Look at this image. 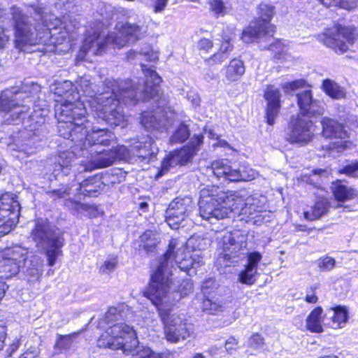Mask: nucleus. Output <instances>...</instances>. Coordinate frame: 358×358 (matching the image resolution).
Returning a JSON list of instances; mask_svg holds the SVG:
<instances>
[{
	"label": "nucleus",
	"instance_id": "obj_1",
	"mask_svg": "<svg viewBox=\"0 0 358 358\" xmlns=\"http://www.w3.org/2000/svg\"><path fill=\"white\" fill-rule=\"evenodd\" d=\"M141 69L145 77L143 85H135L131 80H115L106 79L103 92L95 90L96 86L91 81V77L85 75L79 78L76 83V93L86 108L87 103L97 121H103L112 127L127 126L122 104L135 103L145 101L159 96L162 78L157 73L152 66L141 64Z\"/></svg>",
	"mask_w": 358,
	"mask_h": 358
},
{
	"label": "nucleus",
	"instance_id": "obj_2",
	"mask_svg": "<svg viewBox=\"0 0 358 358\" xmlns=\"http://www.w3.org/2000/svg\"><path fill=\"white\" fill-rule=\"evenodd\" d=\"M266 198L250 196L244 198L236 192H224L217 186H207L200 191L199 214L203 220H220L231 213L246 222H258L265 208Z\"/></svg>",
	"mask_w": 358,
	"mask_h": 358
},
{
	"label": "nucleus",
	"instance_id": "obj_3",
	"mask_svg": "<svg viewBox=\"0 0 358 358\" xmlns=\"http://www.w3.org/2000/svg\"><path fill=\"white\" fill-rule=\"evenodd\" d=\"M129 311V307L124 303L108 309L105 320L109 327L98 338L97 346L111 350L122 349L123 354L130 358H163V353L138 345L133 327L121 322L128 318Z\"/></svg>",
	"mask_w": 358,
	"mask_h": 358
},
{
	"label": "nucleus",
	"instance_id": "obj_4",
	"mask_svg": "<svg viewBox=\"0 0 358 358\" xmlns=\"http://www.w3.org/2000/svg\"><path fill=\"white\" fill-rule=\"evenodd\" d=\"M89 122L85 115L82 120L73 122V126L66 129L69 136H62L73 143V151H64L55 157V163L52 165V175L57 178L60 176H66L70 173L71 167L75 159V152H83L91 150V147L99 148V146H113L116 144L115 136L107 129L93 127L91 131L88 130Z\"/></svg>",
	"mask_w": 358,
	"mask_h": 358
},
{
	"label": "nucleus",
	"instance_id": "obj_5",
	"mask_svg": "<svg viewBox=\"0 0 358 358\" xmlns=\"http://www.w3.org/2000/svg\"><path fill=\"white\" fill-rule=\"evenodd\" d=\"M159 270L152 278L143 292V296L150 299L158 310L164 324V334L168 341L177 343L190 336L191 330L180 315L171 313L176 299H171L169 289V273L164 275Z\"/></svg>",
	"mask_w": 358,
	"mask_h": 358
},
{
	"label": "nucleus",
	"instance_id": "obj_6",
	"mask_svg": "<svg viewBox=\"0 0 358 358\" xmlns=\"http://www.w3.org/2000/svg\"><path fill=\"white\" fill-rule=\"evenodd\" d=\"M108 24L96 21L87 30L83 45L80 49L77 59L90 60V56L102 54L106 47L111 44L114 48H120L127 44L134 43L145 33V29L136 24L118 23L115 26L116 32L105 35Z\"/></svg>",
	"mask_w": 358,
	"mask_h": 358
},
{
	"label": "nucleus",
	"instance_id": "obj_7",
	"mask_svg": "<svg viewBox=\"0 0 358 358\" xmlns=\"http://www.w3.org/2000/svg\"><path fill=\"white\" fill-rule=\"evenodd\" d=\"M193 239L188 240L186 243L184 241L172 238L169 245V249L164 254L162 261L159 263L156 270L151 275L152 276L159 270L162 273H169V289L171 299H176V303L182 297L187 296L193 290V285L190 280H185L179 285L178 292L172 289V270L174 264L180 270L189 272L192 268H197L203 264V257L200 251L194 250L191 252L188 248L192 244ZM164 275V274H162Z\"/></svg>",
	"mask_w": 358,
	"mask_h": 358
},
{
	"label": "nucleus",
	"instance_id": "obj_8",
	"mask_svg": "<svg viewBox=\"0 0 358 358\" xmlns=\"http://www.w3.org/2000/svg\"><path fill=\"white\" fill-rule=\"evenodd\" d=\"M55 94L60 97L57 99L55 105V117L58 120V132L61 136H69L66 129L73 126L76 120H82L87 113V108L81 101H77L80 98L76 93L74 85L69 80L58 82L51 87Z\"/></svg>",
	"mask_w": 358,
	"mask_h": 358
},
{
	"label": "nucleus",
	"instance_id": "obj_9",
	"mask_svg": "<svg viewBox=\"0 0 358 358\" xmlns=\"http://www.w3.org/2000/svg\"><path fill=\"white\" fill-rule=\"evenodd\" d=\"M12 15L15 23V43L19 48L24 45L45 43L49 41L51 43H56L54 38L56 34H52L51 24L46 23L40 11L37 13L39 19L35 20V25L30 23L28 17L22 14L19 8H13Z\"/></svg>",
	"mask_w": 358,
	"mask_h": 358
},
{
	"label": "nucleus",
	"instance_id": "obj_10",
	"mask_svg": "<svg viewBox=\"0 0 358 358\" xmlns=\"http://www.w3.org/2000/svg\"><path fill=\"white\" fill-rule=\"evenodd\" d=\"M41 90V87L34 83H26L19 90L17 87L3 90L0 94V117L1 122L15 124L24 119L29 107L24 104V99L34 98ZM29 100L26 102H31Z\"/></svg>",
	"mask_w": 358,
	"mask_h": 358
},
{
	"label": "nucleus",
	"instance_id": "obj_11",
	"mask_svg": "<svg viewBox=\"0 0 358 358\" xmlns=\"http://www.w3.org/2000/svg\"><path fill=\"white\" fill-rule=\"evenodd\" d=\"M129 150L124 145H113L110 150H99L91 147V150H83L80 157L83 159L80 161V172L91 171L113 165L117 160H126L130 157Z\"/></svg>",
	"mask_w": 358,
	"mask_h": 358
},
{
	"label": "nucleus",
	"instance_id": "obj_12",
	"mask_svg": "<svg viewBox=\"0 0 358 358\" xmlns=\"http://www.w3.org/2000/svg\"><path fill=\"white\" fill-rule=\"evenodd\" d=\"M31 237L38 247L45 250L48 266H54L57 259L62 253V236L54 231L46 220L38 219L35 227L31 231Z\"/></svg>",
	"mask_w": 358,
	"mask_h": 358
},
{
	"label": "nucleus",
	"instance_id": "obj_13",
	"mask_svg": "<svg viewBox=\"0 0 358 358\" xmlns=\"http://www.w3.org/2000/svg\"><path fill=\"white\" fill-rule=\"evenodd\" d=\"M274 7L266 3H262L257 8V17L245 29L243 30L241 38L244 43L259 41L262 38L272 36L275 32V27L271 24L274 15Z\"/></svg>",
	"mask_w": 358,
	"mask_h": 358
},
{
	"label": "nucleus",
	"instance_id": "obj_14",
	"mask_svg": "<svg viewBox=\"0 0 358 358\" xmlns=\"http://www.w3.org/2000/svg\"><path fill=\"white\" fill-rule=\"evenodd\" d=\"M248 236L245 233L235 231L225 232L219 240V246L222 249L217 261L225 266L237 264L244 256L247 247Z\"/></svg>",
	"mask_w": 358,
	"mask_h": 358
},
{
	"label": "nucleus",
	"instance_id": "obj_15",
	"mask_svg": "<svg viewBox=\"0 0 358 358\" xmlns=\"http://www.w3.org/2000/svg\"><path fill=\"white\" fill-rule=\"evenodd\" d=\"M203 138L201 134L194 135L187 146L169 153L163 160L157 177H162L178 165H185L190 162L202 145Z\"/></svg>",
	"mask_w": 358,
	"mask_h": 358
},
{
	"label": "nucleus",
	"instance_id": "obj_16",
	"mask_svg": "<svg viewBox=\"0 0 358 358\" xmlns=\"http://www.w3.org/2000/svg\"><path fill=\"white\" fill-rule=\"evenodd\" d=\"M28 249L15 244L0 250V277L10 278L18 273L28 257Z\"/></svg>",
	"mask_w": 358,
	"mask_h": 358
},
{
	"label": "nucleus",
	"instance_id": "obj_17",
	"mask_svg": "<svg viewBox=\"0 0 358 358\" xmlns=\"http://www.w3.org/2000/svg\"><path fill=\"white\" fill-rule=\"evenodd\" d=\"M310 117L301 115L291 117L286 133L287 141L304 145L313 140L315 129Z\"/></svg>",
	"mask_w": 358,
	"mask_h": 358
},
{
	"label": "nucleus",
	"instance_id": "obj_18",
	"mask_svg": "<svg viewBox=\"0 0 358 358\" xmlns=\"http://www.w3.org/2000/svg\"><path fill=\"white\" fill-rule=\"evenodd\" d=\"M210 171L217 178H224L231 182L251 181L258 176V173L248 166L233 169L227 159H218L212 162Z\"/></svg>",
	"mask_w": 358,
	"mask_h": 358
},
{
	"label": "nucleus",
	"instance_id": "obj_19",
	"mask_svg": "<svg viewBox=\"0 0 358 358\" xmlns=\"http://www.w3.org/2000/svg\"><path fill=\"white\" fill-rule=\"evenodd\" d=\"M355 36V29L351 27H333L320 35V40L336 52L343 53L354 43Z\"/></svg>",
	"mask_w": 358,
	"mask_h": 358
},
{
	"label": "nucleus",
	"instance_id": "obj_20",
	"mask_svg": "<svg viewBox=\"0 0 358 358\" xmlns=\"http://www.w3.org/2000/svg\"><path fill=\"white\" fill-rule=\"evenodd\" d=\"M20 206L13 194L6 193L0 197V237L8 234L18 222Z\"/></svg>",
	"mask_w": 358,
	"mask_h": 358
},
{
	"label": "nucleus",
	"instance_id": "obj_21",
	"mask_svg": "<svg viewBox=\"0 0 358 358\" xmlns=\"http://www.w3.org/2000/svg\"><path fill=\"white\" fill-rule=\"evenodd\" d=\"M193 208L194 204L190 197H177L170 203L166 211V222L171 229H177Z\"/></svg>",
	"mask_w": 358,
	"mask_h": 358
},
{
	"label": "nucleus",
	"instance_id": "obj_22",
	"mask_svg": "<svg viewBox=\"0 0 358 358\" xmlns=\"http://www.w3.org/2000/svg\"><path fill=\"white\" fill-rule=\"evenodd\" d=\"M321 124L323 136L334 141L327 148L330 152L334 150L342 152L348 148V141L345 140L348 135L343 125L327 117L322 119Z\"/></svg>",
	"mask_w": 358,
	"mask_h": 358
},
{
	"label": "nucleus",
	"instance_id": "obj_23",
	"mask_svg": "<svg viewBox=\"0 0 358 358\" xmlns=\"http://www.w3.org/2000/svg\"><path fill=\"white\" fill-rule=\"evenodd\" d=\"M176 113L170 107L160 112H143L141 117V123L147 130H165L174 124Z\"/></svg>",
	"mask_w": 358,
	"mask_h": 358
},
{
	"label": "nucleus",
	"instance_id": "obj_24",
	"mask_svg": "<svg viewBox=\"0 0 358 358\" xmlns=\"http://www.w3.org/2000/svg\"><path fill=\"white\" fill-rule=\"evenodd\" d=\"M299 113L306 117H315L323 114L324 108L320 101L313 99L310 90H306L296 95Z\"/></svg>",
	"mask_w": 358,
	"mask_h": 358
},
{
	"label": "nucleus",
	"instance_id": "obj_25",
	"mask_svg": "<svg viewBox=\"0 0 358 358\" xmlns=\"http://www.w3.org/2000/svg\"><path fill=\"white\" fill-rule=\"evenodd\" d=\"M280 92L278 88L273 85H269L266 87L264 92V99H266V122L269 125L275 123L280 108Z\"/></svg>",
	"mask_w": 358,
	"mask_h": 358
},
{
	"label": "nucleus",
	"instance_id": "obj_26",
	"mask_svg": "<svg viewBox=\"0 0 358 358\" xmlns=\"http://www.w3.org/2000/svg\"><path fill=\"white\" fill-rule=\"evenodd\" d=\"M348 319V310L345 306H338L327 310L323 315V323L324 327L338 329L343 328Z\"/></svg>",
	"mask_w": 358,
	"mask_h": 358
},
{
	"label": "nucleus",
	"instance_id": "obj_27",
	"mask_svg": "<svg viewBox=\"0 0 358 358\" xmlns=\"http://www.w3.org/2000/svg\"><path fill=\"white\" fill-rule=\"evenodd\" d=\"M11 138H1L0 143L3 145H6L9 151L13 152L12 155L20 159H23L24 157H27L36 152V148L34 146V138H28L24 142L19 141L13 142Z\"/></svg>",
	"mask_w": 358,
	"mask_h": 358
},
{
	"label": "nucleus",
	"instance_id": "obj_28",
	"mask_svg": "<svg viewBox=\"0 0 358 358\" xmlns=\"http://www.w3.org/2000/svg\"><path fill=\"white\" fill-rule=\"evenodd\" d=\"M103 183L99 176L89 177L80 182L76 188L80 194L88 196H94L103 189Z\"/></svg>",
	"mask_w": 358,
	"mask_h": 358
},
{
	"label": "nucleus",
	"instance_id": "obj_29",
	"mask_svg": "<svg viewBox=\"0 0 358 358\" xmlns=\"http://www.w3.org/2000/svg\"><path fill=\"white\" fill-rule=\"evenodd\" d=\"M245 66L243 61L233 59L226 66L224 78L227 83H231L238 80L245 73Z\"/></svg>",
	"mask_w": 358,
	"mask_h": 358
},
{
	"label": "nucleus",
	"instance_id": "obj_30",
	"mask_svg": "<svg viewBox=\"0 0 358 358\" xmlns=\"http://www.w3.org/2000/svg\"><path fill=\"white\" fill-rule=\"evenodd\" d=\"M323 310L321 307L313 309L306 318V328L313 333H321L324 331Z\"/></svg>",
	"mask_w": 358,
	"mask_h": 358
},
{
	"label": "nucleus",
	"instance_id": "obj_31",
	"mask_svg": "<svg viewBox=\"0 0 358 358\" xmlns=\"http://www.w3.org/2000/svg\"><path fill=\"white\" fill-rule=\"evenodd\" d=\"M131 148L138 152V153L136 154L138 157H143L154 154L155 150H157V148L154 146L153 139L149 136L138 139V141L132 145Z\"/></svg>",
	"mask_w": 358,
	"mask_h": 358
},
{
	"label": "nucleus",
	"instance_id": "obj_32",
	"mask_svg": "<svg viewBox=\"0 0 358 358\" xmlns=\"http://www.w3.org/2000/svg\"><path fill=\"white\" fill-rule=\"evenodd\" d=\"M331 190L335 199L338 201H345L353 198L355 190L345 185L341 180L332 183Z\"/></svg>",
	"mask_w": 358,
	"mask_h": 358
},
{
	"label": "nucleus",
	"instance_id": "obj_33",
	"mask_svg": "<svg viewBox=\"0 0 358 358\" xmlns=\"http://www.w3.org/2000/svg\"><path fill=\"white\" fill-rule=\"evenodd\" d=\"M329 207V202L327 199H320L309 210L304 211V217L308 220H317L327 213Z\"/></svg>",
	"mask_w": 358,
	"mask_h": 358
},
{
	"label": "nucleus",
	"instance_id": "obj_34",
	"mask_svg": "<svg viewBox=\"0 0 358 358\" xmlns=\"http://www.w3.org/2000/svg\"><path fill=\"white\" fill-rule=\"evenodd\" d=\"M322 89L332 99H341L345 96L344 89L330 79H326L323 81Z\"/></svg>",
	"mask_w": 358,
	"mask_h": 358
},
{
	"label": "nucleus",
	"instance_id": "obj_35",
	"mask_svg": "<svg viewBox=\"0 0 358 358\" xmlns=\"http://www.w3.org/2000/svg\"><path fill=\"white\" fill-rule=\"evenodd\" d=\"M257 278V270L255 267H248L245 266L244 270H243L238 275V280L248 285H253Z\"/></svg>",
	"mask_w": 358,
	"mask_h": 358
},
{
	"label": "nucleus",
	"instance_id": "obj_36",
	"mask_svg": "<svg viewBox=\"0 0 358 358\" xmlns=\"http://www.w3.org/2000/svg\"><path fill=\"white\" fill-rule=\"evenodd\" d=\"M155 236V234H154L152 231H146L141 236V242L142 243V246L148 252H152L158 244L157 238Z\"/></svg>",
	"mask_w": 358,
	"mask_h": 358
},
{
	"label": "nucleus",
	"instance_id": "obj_37",
	"mask_svg": "<svg viewBox=\"0 0 358 358\" xmlns=\"http://www.w3.org/2000/svg\"><path fill=\"white\" fill-rule=\"evenodd\" d=\"M326 7L339 6L346 10H351L357 6L358 0H319Z\"/></svg>",
	"mask_w": 358,
	"mask_h": 358
},
{
	"label": "nucleus",
	"instance_id": "obj_38",
	"mask_svg": "<svg viewBox=\"0 0 358 358\" xmlns=\"http://www.w3.org/2000/svg\"><path fill=\"white\" fill-rule=\"evenodd\" d=\"M189 136V131L186 124L180 123L173 134L170 138L171 143H182Z\"/></svg>",
	"mask_w": 358,
	"mask_h": 358
},
{
	"label": "nucleus",
	"instance_id": "obj_39",
	"mask_svg": "<svg viewBox=\"0 0 358 358\" xmlns=\"http://www.w3.org/2000/svg\"><path fill=\"white\" fill-rule=\"evenodd\" d=\"M117 263V256L110 255L99 266V271L102 274H109L115 270Z\"/></svg>",
	"mask_w": 358,
	"mask_h": 358
},
{
	"label": "nucleus",
	"instance_id": "obj_40",
	"mask_svg": "<svg viewBox=\"0 0 358 358\" xmlns=\"http://www.w3.org/2000/svg\"><path fill=\"white\" fill-rule=\"evenodd\" d=\"M268 49L274 54V57L278 59L284 58L288 50L287 45L280 40H275L270 44Z\"/></svg>",
	"mask_w": 358,
	"mask_h": 358
},
{
	"label": "nucleus",
	"instance_id": "obj_41",
	"mask_svg": "<svg viewBox=\"0 0 358 358\" xmlns=\"http://www.w3.org/2000/svg\"><path fill=\"white\" fill-rule=\"evenodd\" d=\"M223 308L224 306L222 301H213L209 297H206L202 303L203 310L210 314H215L219 311H222Z\"/></svg>",
	"mask_w": 358,
	"mask_h": 358
},
{
	"label": "nucleus",
	"instance_id": "obj_42",
	"mask_svg": "<svg viewBox=\"0 0 358 358\" xmlns=\"http://www.w3.org/2000/svg\"><path fill=\"white\" fill-rule=\"evenodd\" d=\"M77 334L68 336H59L55 343V348L61 350H66L71 349L74 345V338Z\"/></svg>",
	"mask_w": 358,
	"mask_h": 358
},
{
	"label": "nucleus",
	"instance_id": "obj_43",
	"mask_svg": "<svg viewBox=\"0 0 358 358\" xmlns=\"http://www.w3.org/2000/svg\"><path fill=\"white\" fill-rule=\"evenodd\" d=\"M335 264V259L329 256L321 257L317 261L318 267L322 271H329L332 270Z\"/></svg>",
	"mask_w": 358,
	"mask_h": 358
},
{
	"label": "nucleus",
	"instance_id": "obj_44",
	"mask_svg": "<svg viewBox=\"0 0 358 358\" xmlns=\"http://www.w3.org/2000/svg\"><path fill=\"white\" fill-rule=\"evenodd\" d=\"M338 173L349 177L358 178V161L352 162L338 170Z\"/></svg>",
	"mask_w": 358,
	"mask_h": 358
},
{
	"label": "nucleus",
	"instance_id": "obj_45",
	"mask_svg": "<svg viewBox=\"0 0 358 358\" xmlns=\"http://www.w3.org/2000/svg\"><path fill=\"white\" fill-rule=\"evenodd\" d=\"M217 288L216 281L213 278H208L203 282L201 291L205 297H209L210 295Z\"/></svg>",
	"mask_w": 358,
	"mask_h": 358
},
{
	"label": "nucleus",
	"instance_id": "obj_46",
	"mask_svg": "<svg viewBox=\"0 0 358 358\" xmlns=\"http://www.w3.org/2000/svg\"><path fill=\"white\" fill-rule=\"evenodd\" d=\"M229 58V55L219 50L217 52L213 54L211 57L206 59V62L208 66L213 64H221Z\"/></svg>",
	"mask_w": 358,
	"mask_h": 358
},
{
	"label": "nucleus",
	"instance_id": "obj_47",
	"mask_svg": "<svg viewBox=\"0 0 358 358\" xmlns=\"http://www.w3.org/2000/svg\"><path fill=\"white\" fill-rule=\"evenodd\" d=\"M306 85L307 83L305 80L299 79L294 80L292 82L285 83L282 85V89L285 90V92H289V91H294L299 88L306 87Z\"/></svg>",
	"mask_w": 358,
	"mask_h": 358
},
{
	"label": "nucleus",
	"instance_id": "obj_48",
	"mask_svg": "<svg viewBox=\"0 0 358 358\" xmlns=\"http://www.w3.org/2000/svg\"><path fill=\"white\" fill-rule=\"evenodd\" d=\"M33 259H32L31 262L36 261V264L34 266V268L29 269L28 275L32 276L34 278L33 280H38L41 275L43 263L37 256L33 257Z\"/></svg>",
	"mask_w": 358,
	"mask_h": 358
},
{
	"label": "nucleus",
	"instance_id": "obj_49",
	"mask_svg": "<svg viewBox=\"0 0 358 358\" xmlns=\"http://www.w3.org/2000/svg\"><path fill=\"white\" fill-rule=\"evenodd\" d=\"M262 259V255L258 252H252L248 254V262L246 266L255 267L257 270V266Z\"/></svg>",
	"mask_w": 358,
	"mask_h": 358
},
{
	"label": "nucleus",
	"instance_id": "obj_50",
	"mask_svg": "<svg viewBox=\"0 0 358 358\" xmlns=\"http://www.w3.org/2000/svg\"><path fill=\"white\" fill-rule=\"evenodd\" d=\"M36 106L34 109V112L29 115V118L31 121L36 123L43 122V117L47 115V111L45 109H37Z\"/></svg>",
	"mask_w": 358,
	"mask_h": 358
},
{
	"label": "nucleus",
	"instance_id": "obj_51",
	"mask_svg": "<svg viewBox=\"0 0 358 358\" xmlns=\"http://www.w3.org/2000/svg\"><path fill=\"white\" fill-rule=\"evenodd\" d=\"M213 47V41L206 38H201L197 43V48L200 50H203L206 52H209Z\"/></svg>",
	"mask_w": 358,
	"mask_h": 358
},
{
	"label": "nucleus",
	"instance_id": "obj_52",
	"mask_svg": "<svg viewBox=\"0 0 358 358\" xmlns=\"http://www.w3.org/2000/svg\"><path fill=\"white\" fill-rule=\"evenodd\" d=\"M208 3L210 5L211 9L216 14H222L224 9V6L221 0H208Z\"/></svg>",
	"mask_w": 358,
	"mask_h": 358
},
{
	"label": "nucleus",
	"instance_id": "obj_53",
	"mask_svg": "<svg viewBox=\"0 0 358 358\" xmlns=\"http://www.w3.org/2000/svg\"><path fill=\"white\" fill-rule=\"evenodd\" d=\"M186 98L192 104L194 107H197L200 105V97L195 91L189 90V92H187Z\"/></svg>",
	"mask_w": 358,
	"mask_h": 358
},
{
	"label": "nucleus",
	"instance_id": "obj_54",
	"mask_svg": "<svg viewBox=\"0 0 358 358\" xmlns=\"http://www.w3.org/2000/svg\"><path fill=\"white\" fill-rule=\"evenodd\" d=\"M263 344V338L258 334L252 335L250 338L249 345L255 349L261 348Z\"/></svg>",
	"mask_w": 358,
	"mask_h": 358
},
{
	"label": "nucleus",
	"instance_id": "obj_55",
	"mask_svg": "<svg viewBox=\"0 0 358 358\" xmlns=\"http://www.w3.org/2000/svg\"><path fill=\"white\" fill-rule=\"evenodd\" d=\"M238 348V341L234 337H230L225 342V349L229 354H233Z\"/></svg>",
	"mask_w": 358,
	"mask_h": 358
},
{
	"label": "nucleus",
	"instance_id": "obj_56",
	"mask_svg": "<svg viewBox=\"0 0 358 358\" xmlns=\"http://www.w3.org/2000/svg\"><path fill=\"white\" fill-rule=\"evenodd\" d=\"M78 214L81 215H87L89 210L91 208L89 206L81 203H72Z\"/></svg>",
	"mask_w": 358,
	"mask_h": 358
},
{
	"label": "nucleus",
	"instance_id": "obj_57",
	"mask_svg": "<svg viewBox=\"0 0 358 358\" xmlns=\"http://www.w3.org/2000/svg\"><path fill=\"white\" fill-rule=\"evenodd\" d=\"M145 61L150 62H155L158 60L159 55L155 51L150 50L147 52H143L140 55Z\"/></svg>",
	"mask_w": 358,
	"mask_h": 358
},
{
	"label": "nucleus",
	"instance_id": "obj_58",
	"mask_svg": "<svg viewBox=\"0 0 358 358\" xmlns=\"http://www.w3.org/2000/svg\"><path fill=\"white\" fill-rule=\"evenodd\" d=\"M220 50L229 55L230 52H231L233 50V45L231 44L229 38L223 37V41L221 44Z\"/></svg>",
	"mask_w": 358,
	"mask_h": 358
},
{
	"label": "nucleus",
	"instance_id": "obj_59",
	"mask_svg": "<svg viewBox=\"0 0 358 358\" xmlns=\"http://www.w3.org/2000/svg\"><path fill=\"white\" fill-rule=\"evenodd\" d=\"M21 345V341L20 338H15L13 341V342L9 345L7 352L8 354V356H11L15 352H16L20 346Z\"/></svg>",
	"mask_w": 358,
	"mask_h": 358
},
{
	"label": "nucleus",
	"instance_id": "obj_60",
	"mask_svg": "<svg viewBox=\"0 0 358 358\" xmlns=\"http://www.w3.org/2000/svg\"><path fill=\"white\" fill-rule=\"evenodd\" d=\"M52 197H54L55 199L64 198L66 196H68L71 194V188L55 189V190L52 191Z\"/></svg>",
	"mask_w": 358,
	"mask_h": 358
},
{
	"label": "nucleus",
	"instance_id": "obj_61",
	"mask_svg": "<svg viewBox=\"0 0 358 358\" xmlns=\"http://www.w3.org/2000/svg\"><path fill=\"white\" fill-rule=\"evenodd\" d=\"M167 2L168 0H156L153 8L154 12L156 13L162 12L165 9Z\"/></svg>",
	"mask_w": 358,
	"mask_h": 358
},
{
	"label": "nucleus",
	"instance_id": "obj_62",
	"mask_svg": "<svg viewBox=\"0 0 358 358\" xmlns=\"http://www.w3.org/2000/svg\"><path fill=\"white\" fill-rule=\"evenodd\" d=\"M20 358H40L38 352L36 350H28L22 354Z\"/></svg>",
	"mask_w": 358,
	"mask_h": 358
},
{
	"label": "nucleus",
	"instance_id": "obj_63",
	"mask_svg": "<svg viewBox=\"0 0 358 358\" xmlns=\"http://www.w3.org/2000/svg\"><path fill=\"white\" fill-rule=\"evenodd\" d=\"M6 337V328L3 324H0V350L3 348Z\"/></svg>",
	"mask_w": 358,
	"mask_h": 358
},
{
	"label": "nucleus",
	"instance_id": "obj_64",
	"mask_svg": "<svg viewBox=\"0 0 358 358\" xmlns=\"http://www.w3.org/2000/svg\"><path fill=\"white\" fill-rule=\"evenodd\" d=\"M2 273H0L1 275ZM3 279H6V278L0 277V300L3 299L5 295L6 290L8 288L6 284L3 281Z\"/></svg>",
	"mask_w": 358,
	"mask_h": 358
}]
</instances>
